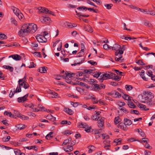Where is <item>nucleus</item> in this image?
Segmentation results:
<instances>
[{
  "label": "nucleus",
  "mask_w": 155,
  "mask_h": 155,
  "mask_svg": "<svg viewBox=\"0 0 155 155\" xmlns=\"http://www.w3.org/2000/svg\"><path fill=\"white\" fill-rule=\"evenodd\" d=\"M154 97L153 95L151 92H149L147 93L143 94L142 95L141 102L145 103L149 101H150Z\"/></svg>",
  "instance_id": "obj_1"
},
{
  "label": "nucleus",
  "mask_w": 155,
  "mask_h": 155,
  "mask_svg": "<svg viewBox=\"0 0 155 155\" xmlns=\"http://www.w3.org/2000/svg\"><path fill=\"white\" fill-rule=\"evenodd\" d=\"M25 25L29 33H35L37 29V27L36 24L32 23L25 24Z\"/></svg>",
  "instance_id": "obj_2"
},
{
  "label": "nucleus",
  "mask_w": 155,
  "mask_h": 155,
  "mask_svg": "<svg viewBox=\"0 0 155 155\" xmlns=\"http://www.w3.org/2000/svg\"><path fill=\"white\" fill-rule=\"evenodd\" d=\"M25 24L24 25L21 27V29L18 32V35L20 37H24L29 33L27 28Z\"/></svg>",
  "instance_id": "obj_3"
},
{
  "label": "nucleus",
  "mask_w": 155,
  "mask_h": 155,
  "mask_svg": "<svg viewBox=\"0 0 155 155\" xmlns=\"http://www.w3.org/2000/svg\"><path fill=\"white\" fill-rule=\"evenodd\" d=\"M65 75H62L63 78L65 79L66 81V82L68 83H69L70 82L69 81L71 80V78L73 76V75H75V74H77L74 73H67L66 72L65 73Z\"/></svg>",
  "instance_id": "obj_4"
},
{
  "label": "nucleus",
  "mask_w": 155,
  "mask_h": 155,
  "mask_svg": "<svg viewBox=\"0 0 155 155\" xmlns=\"http://www.w3.org/2000/svg\"><path fill=\"white\" fill-rule=\"evenodd\" d=\"M105 87V85H104L103 84H101L100 85L95 84L92 85V89L95 91L101 89L102 88H104Z\"/></svg>",
  "instance_id": "obj_5"
},
{
  "label": "nucleus",
  "mask_w": 155,
  "mask_h": 155,
  "mask_svg": "<svg viewBox=\"0 0 155 155\" xmlns=\"http://www.w3.org/2000/svg\"><path fill=\"white\" fill-rule=\"evenodd\" d=\"M28 96V94H27L21 97H19L17 99V101L19 103H23L28 101V99L27 97Z\"/></svg>",
  "instance_id": "obj_6"
},
{
  "label": "nucleus",
  "mask_w": 155,
  "mask_h": 155,
  "mask_svg": "<svg viewBox=\"0 0 155 155\" xmlns=\"http://www.w3.org/2000/svg\"><path fill=\"white\" fill-rule=\"evenodd\" d=\"M36 38L38 41L39 42H46L47 41V39L42 35H39L36 36Z\"/></svg>",
  "instance_id": "obj_7"
},
{
  "label": "nucleus",
  "mask_w": 155,
  "mask_h": 155,
  "mask_svg": "<svg viewBox=\"0 0 155 155\" xmlns=\"http://www.w3.org/2000/svg\"><path fill=\"white\" fill-rule=\"evenodd\" d=\"M41 22L44 23L46 22V23L49 24V23L51 21V20L50 18L46 16L42 17L41 19Z\"/></svg>",
  "instance_id": "obj_8"
},
{
  "label": "nucleus",
  "mask_w": 155,
  "mask_h": 155,
  "mask_svg": "<svg viewBox=\"0 0 155 155\" xmlns=\"http://www.w3.org/2000/svg\"><path fill=\"white\" fill-rule=\"evenodd\" d=\"M147 55V58L148 60H151L154 59L155 58V53L153 52L149 53L146 54Z\"/></svg>",
  "instance_id": "obj_9"
},
{
  "label": "nucleus",
  "mask_w": 155,
  "mask_h": 155,
  "mask_svg": "<svg viewBox=\"0 0 155 155\" xmlns=\"http://www.w3.org/2000/svg\"><path fill=\"white\" fill-rule=\"evenodd\" d=\"M110 74H111L110 78L114 79L116 81H119L120 80V78H119V76H117V75L111 72Z\"/></svg>",
  "instance_id": "obj_10"
},
{
  "label": "nucleus",
  "mask_w": 155,
  "mask_h": 155,
  "mask_svg": "<svg viewBox=\"0 0 155 155\" xmlns=\"http://www.w3.org/2000/svg\"><path fill=\"white\" fill-rule=\"evenodd\" d=\"M125 50V47L124 46L120 47V48L118 51H116L115 54L116 56H117L119 54H123L124 51Z\"/></svg>",
  "instance_id": "obj_11"
},
{
  "label": "nucleus",
  "mask_w": 155,
  "mask_h": 155,
  "mask_svg": "<svg viewBox=\"0 0 155 155\" xmlns=\"http://www.w3.org/2000/svg\"><path fill=\"white\" fill-rule=\"evenodd\" d=\"M145 71L143 70H142L141 72H139V73L141 78L144 80L147 81L148 80V78H146L145 76Z\"/></svg>",
  "instance_id": "obj_12"
},
{
  "label": "nucleus",
  "mask_w": 155,
  "mask_h": 155,
  "mask_svg": "<svg viewBox=\"0 0 155 155\" xmlns=\"http://www.w3.org/2000/svg\"><path fill=\"white\" fill-rule=\"evenodd\" d=\"M97 122V125L98 127L100 129L101 127H103L104 126V120L102 119H100Z\"/></svg>",
  "instance_id": "obj_13"
},
{
  "label": "nucleus",
  "mask_w": 155,
  "mask_h": 155,
  "mask_svg": "<svg viewBox=\"0 0 155 155\" xmlns=\"http://www.w3.org/2000/svg\"><path fill=\"white\" fill-rule=\"evenodd\" d=\"M107 79V78L106 75V73L103 74V73H102V74H101L100 77V78H99L98 80L101 82H103L104 80H106Z\"/></svg>",
  "instance_id": "obj_14"
},
{
  "label": "nucleus",
  "mask_w": 155,
  "mask_h": 155,
  "mask_svg": "<svg viewBox=\"0 0 155 155\" xmlns=\"http://www.w3.org/2000/svg\"><path fill=\"white\" fill-rule=\"evenodd\" d=\"M124 124L125 125V126H130L132 124V122L131 120L130 119H127V118H124Z\"/></svg>",
  "instance_id": "obj_15"
},
{
  "label": "nucleus",
  "mask_w": 155,
  "mask_h": 155,
  "mask_svg": "<svg viewBox=\"0 0 155 155\" xmlns=\"http://www.w3.org/2000/svg\"><path fill=\"white\" fill-rule=\"evenodd\" d=\"M15 127L18 129L22 130L25 129L26 127V126L24 124H19L16 125Z\"/></svg>",
  "instance_id": "obj_16"
},
{
  "label": "nucleus",
  "mask_w": 155,
  "mask_h": 155,
  "mask_svg": "<svg viewBox=\"0 0 155 155\" xmlns=\"http://www.w3.org/2000/svg\"><path fill=\"white\" fill-rule=\"evenodd\" d=\"M110 48H111L113 50L115 51L119 50V49L120 48V46L117 44H115L114 46L113 47H110Z\"/></svg>",
  "instance_id": "obj_17"
},
{
  "label": "nucleus",
  "mask_w": 155,
  "mask_h": 155,
  "mask_svg": "<svg viewBox=\"0 0 155 155\" xmlns=\"http://www.w3.org/2000/svg\"><path fill=\"white\" fill-rule=\"evenodd\" d=\"M12 8L14 13L16 15H17L19 13H20V10L17 8L15 7L14 6H12Z\"/></svg>",
  "instance_id": "obj_18"
},
{
  "label": "nucleus",
  "mask_w": 155,
  "mask_h": 155,
  "mask_svg": "<svg viewBox=\"0 0 155 155\" xmlns=\"http://www.w3.org/2000/svg\"><path fill=\"white\" fill-rule=\"evenodd\" d=\"M84 29L85 31H88L90 32H92L93 31L92 28L89 25L85 26L84 27Z\"/></svg>",
  "instance_id": "obj_19"
},
{
  "label": "nucleus",
  "mask_w": 155,
  "mask_h": 155,
  "mask_svg": "<svg viewBox=\"0 0 155 155\" xmlns=\"http://www.w3.org/2000/svg\"><path fill=\"white\" fill-rule=\"evenodd\" d=\"M64 111L70 115H71L73 114V111L71 109L69 108H64Z\"/></svg>",
  "instance_id": "obj_20"
},
{
  "label": "nucleus",
  "mask_w": 155,
  "mask_h": 155,
  "mask_svg": "<svg viewBox=\"0 0 155 155\" xmlns=\"http://www.w3.org/2000/svg\"><path fill=\"white\" fill-rule=\"evenodd\" d=\"M14 151L16 155H25L24 153H21L20 150L17 149H15Z\"/></svg>",
  "instance_id": "obj_21"
},
{
  "label": "nucleus",
  "mask_w": 155,
  "mask_h": 155,
  "mask_svg": "<svg viewBox=\"0 0 155 155\" xmlns=\"http://www.w3.org/2000/svg\"><path fill=\"white\" fill-rule=\"evenodd\" d=\"M146 104L148 106L151 107L153 106L155 104V101H152L151 100L149 101L146 102Z\"/></svg>",
  "instance_id": "obj_22"
},
{
  "label": "nucleus",
  "mask_w": 155,
  "mask_h": 155,
  "mask_svg": "<svg viewBox=\"0 0 155 155\" xmlns=\"http://www.w3.org/2000/svg\"><path fill=\"white\" fill-rule=\"evenodd\" d=\"M2 67L8 70L11 72H13L14 70V68L8 65H5L3 66Z\"/></svg>",
  "instance_id": "obj_23"
},
{
  "label": "nucleus",
  "mask_w": 155,
  "mask_h": 155,
  "mask_svg": "<svg viewBox=\"0 0 155 155\" xmlns=\"http://www.w3.org/2000/svg\"><path fill=\"white\" fill-rule=\"evenodd\" d=\"M138 106L140 108L144 110L147 111V110H149V108H147L146 107V106L145 105H143V104H138Z\"/></svg>",
  "instance_id": "obj_24"
},
{
  "label": "nucleus",
  "mask_w": 155,
  "mask_h": 155,
  "mask_svg": "<svg viewBox=\"0 0 155 155\" xmlns=\"http://www.w3.org/2000/svg\"><path fill=\"white\" fill-rule=\"evenodd\" d=\"M46 118L49 120H52L54 121L56 120V118L51 114H48L46 117Z\"/></svg>",
  "instance_id": "obj_25"
},
{
  "label": "nucleus",
  "mask_w": 155,
  "mask_h": 155,
  "mask_svg": "<svg viewBox=\"0 0 155 155\" xmlns=\"http://www.w3.org/2000/svg\"><path fill=\"white\" fill-rule=\"evenodd\" d=\"M128 105L130 107L133 109H135L136 108V105L134 104L133 102H130L129 101H128Z\"/></svg>",
  "instance_id": "obj_26"
},
{
  "label": "nucleus",
  "mask_w": 155,
  "mask_h": 155,
  "mask_svg": "<svg viewBox=\"0 0 155 155\" xmlns=\"http://www.w3.org/2000/svg\"><path fill=\"white\" fill-rule=\"evenodd\" d=\"M18 117H20L23 120H27L29 119L28 117L21 115L20 114L18 115Z\"/></svg>",
  "instance_id": "obj_27"
},
{
  "label": "nucleus",
  "mask_w": 155,
  "mask_h": 155,
  "mask_svg": "<svg viewBox=\"0 0 155 155\" xmlns=\"http://www.w3.org/2000/svg\"><path fill=\"white\" fill-rule=\"evenodd\" d=\"M53 134V132H51L48 134L45 137V138L47 140H50V138L53 137L52 135Z\"/></svg>",
  "instance_id": "obj_28"
},
{
  "label": "nucleus",
  "mask_w": 155,
  "mask_h": 155,
  "mask_svg": "<svg viewBox=\"0 0 155 155\" xmlns=\"http://www.w3.org/2000/svg\"><path fill=\"white\" fill-rule=\"evenodd\" d=\"M45 67H41L39 69V71L41 73H45L46 72V70Z\"/></svg>",
  "instance_id": "obj_29"
},
{
  "label": "nucleus",
  "mask_w": 155,
  "mask_h": 155,
  "mask_svg": "<svg viewBox=\"0 0 155 155\" xmlns=\"http://www.w3.org/2000/svg\"><path fill=\"white\" fill-rule=\"evenodd\" d=\"M102 73L100 72L96 71L95 72L94 75H93L94 77L97 78L99 77H101Z\"/></svg>",
  "instance_id": "obj_30"
},
{
  "label": "nucleus",
  "mask_w": 155,
  "mask_h": 155,
  "mask_svg": "<svg viewBox=\"0 0 155 155\" xmlns=\"http://www.w3.org/2000/svg\"><path fill=\"white\" fill-rule=\"evenodd\" d=\"M14 57H13V58L16 60V61H18L20 60L21 58V57L19 55L15 54H14Z\"/></svg>",
  "instance_id": "obj_31"
},
{
  "label": "nucleus",
  "mask_w": 155,
  "mask_h": 155,
  "mask_svg": "<svg viewBox=\"0 0 155 155\" xmlns=\"http://www.w3.org/2000/svg\"><path fill=\"white\" fill-rule=\"evenodd\" d=\"M121 120L119 117H115L114 120V122L115 124H116L119 123Z\"/></svg>",
  "instance_id": "obj_32"
},
{
  "label": "nucleus",
  "mask_w": 155,
  "mask_h": 155,
  "mask_svg": "<svg viewBox=\"0 0 155 155\" xmlns=\"http://www.w3.org/2000/svg\"><path fill=\"white\" fill-rule=\"evenodd\" d=\"M4 114L6 115H9V117H14V115L12 114L11 112H8L7 111H5L4 113Z\"/></svg>",
  "instance_id": "obj_33"
},
{
  "label": "nucleus",
  "mask_w": 155,
  "mask_h": 155,
  "mask_svg": "<svg viewBox=\"0 0 155 155\" xmlns=\"http://www.w3.org/2000/svg\"><path fill=\"white\" fill-rule=\"evenodd\" d=\"M92 119L93 120H98L100 119V117H99L98 116L94 114L92 116Z\"/></svg>",
  "instance_id": "obj_34"
},
{
  "label": "nucleus",
  "mask_w": 155,
  "mask_h": 155,
  "mask_svg": "<svg viewBox=\"0 0 155 155\" xmlns=\"http://www.w3.org/2000/svg\"><path fill=\"white\" fill-rule=\"evenodd\" d=\"M77 15H79V16H82L84 17H88L89 16V15H82L81 13L79 12H78L76 10L75 11Z\"/></svg>",
  "instance_id": "obj_35"
},
{
  "label": "nucleus",
  "mask_w": 155,
  "mask_h": 155,
  "mask_svg": "<svg viewBox=\"0 0 155 155\" xmlns=\"http://www.w3.org/2000/svg\"><path fill=\"white\" fill-rule=\"evenodd\" d=\"M77 9L79 11H86L87 10V7L84 6H82L80 7L77 8Z\"/></svg>",
  "instance_id": "obj_36"
},
{
  "label": "nucleus",
  "mask_w": 155,
  "mask_h": 155,
  "mask_svg": "<svg viewBox=\"0 0 155 155\" xmlns=\"http://www.w3.org/2000/svg\"><path fill=\"white\" fill-rule=\"evenodd\" d=\"M79 126V128H86V127L88 128V126L86 124H84L83 123L81 124Z\"/></svg>",
  "instance_id": "obj_37"
},
{
  "label": "nucleus",
  "mask_w": 155,
  "mask_h": 155,
  "mask_svg": "<svg viewBox=\"0 0 155 155\" xmlns=\"http://www.w3.org/2000/svg\"><path fill=\"white\" fill-rule=\"evenodd\" d=\"M125 88L127 91L131 90L133 88L132 86L129 85H126L125 86Z\"/></svg>",
  "instance_id": "obj_38"
},
{
  "label": "nucleus",
  "mask_w": 155,
  "mask_h": 155,
  "mask_svg": "<svg viewBox=\"0 0 155 155\" xmlns=\"http://www.w3.org/2000/svg\"><path fill=\"white\" fill-rule=\"evenodd\" d=\"M104 6L106 7L108 9H110L111 8V7L113 6V4H105Z\"/></svg>",
  "instance_id": "obj_39"
},
{
  "label": "nucleus",
  "mask_w": 155,
  "mask_h": 155,
  "mask_svg": "<svg viewBox=\"0 0 155 155\" xmlns=\"http://www.w3.org/2000/svg\"><path fill=\"white\" fill-rule=\"evenodd\" d=\"M84 60H85V58H83V59H82L81 60V62H79L78 63H74L73 64H72L71 65L72 66H76L78 64H82L84 61Z\"/></svg>",
  "instance_id": "obj_40"
},
{
  "label": "nucleus",
  "mask_w": 155,
  "mask_h": 155,
  "mask_svg": "<svg viewBox=\"0 0 155 155\" xmlns=\"http://www.w3.org/2000/svg\"><path fill=\"white\" fill-rule=\"evenodd\" d=\"M29 107L31 108L33 110V111L34 112H38L40 111V110H39L38 109L35 108L34 105H31L30 106H29Z\"/></svg>",
  "instance_id": "obj_41"
},
{
  "label": "nucleus",
  "mask_w": 155,
  "mask_h": 155,
  "mask_svg": "<svg viewBox=\"0 0 155 155\" xmlns=\"http://www.w3.org/2000/svg\"><path fill=\"white\" fill-rule=\"evenodd\" d=\"M21 91V87L18 86L16 90L14 91V93H15L17 92H20Z\"/></svg>",
  "instance_id": "obj_42"
},
{
  "label": "nucleus",
  "mask_w": 155,
  "mask_h": 155,
  "mask_svg": "<svg viewBox=\"0 0 155 155\" xmlns=\"http://www.w3.org/2000/svg\"><path fill=\"white\" fill-rule=\"evenodd\" d=\"M136 63L138 64H140L141 65H145V64L143 63L141 60H138L136 62Z\"/></svg>",
  "instance_id": "obj_43"
},
{
  "label": "nucleus",
  "mask_w": 155,
  "mask_h": 155,
  "mask_svg": "<svg viewBox=\"0 0 155 155\" xmlns=\"http://www.w3.org/2000/svg\"><path fill=\"white\" fill-rule=\"evenodd\" d=\"M121 141L122 139L120 138H119L118 139H115L114 140V142L117 143V144H119L121 143Z\"/></svg>",
  "instance_id": "obj_44"
},
{
  "label": "nucleus",
  "mask_w": 155,
  "mask_h": 155,
  "mask_svg": "<svg viewBox=\"0 0 155 155\" xmlns=\"http://www.w3.org/2000/svg\"><path fill=\"white\" fill-rule=\"evenodd\" d=\"M144 25L147 26H148V27H150L151 25V24L149 22V21H148L146 20L144 22Z\"/></svg>",
  "instance_id": "obj_45"
},
{
  "label": "nucleus",
  "mask_w": 155,
  "mask_h": 155,
  "mask_svg": "<svg viewBox=\"0 0 155 155\" xmlns=\"http://www.w3.org/2000/svg\"><path fill=\"white\" fill-rule=\"evenodd\" d=\"M120 109L122 110L124 113L126 114H127L129 112L128 110L124 107H122V108H120Z\"/></svg>",
  "instance_id": "obj_46"
},
{
  "label": "nucleus",
  "mask_w": 155,
  "mask_h": 155,
  "mask_svg": "<svg viewBox=\"0 0 155 155\" xmlns=\"http://www.w3.org/2000/svg\"><path fill=\"white\" fill-rule=\"evenodd\" d=\"M114 94H115V95L116 96L115 97H121L120 94L118 92L114 91Z\"/></svg>",
  "instance_id": "obj_47"
},
{
  "label": "nucleus",
  "mask_w": 155,
  "mask_h": 155,
  "mask_svg": "<svg viewBox=\"0 0 155 155\" xmlns=\"http://www.w3.org/2000/svg\"><path fill=\"white\" fill-rule=\"evenodd\" d=\"M7 38V36L3 34H0V39H4Z\"/></svg>",
  "instance_id": "obj_48"
},
{
  "label": "nucleus",
  "mask_w": 155,
  "mask_h": 155,
  "mask_svg": "<svg viewBox=\"0 0 155 155\" xmlns=\"http://www.w3.org/2000/svg\"><path fill=\"white\" fill-rule=\"evenodd\" d=\"M87 62L90 63L92 65H95L97 64V63L96 62L92 60H90L87 61Z\"/></svg>",
  "instance_id": "obj_49"
},
{
  "label": "nucleus",
  "mask_w": 155,
  "mask_h": 155,
  "mask_svg": "<svg viewBox=\"0 0 155 155\" xmlns=\"http://www.w3.org/2000/svg\"><path fill=\"white\" fill-rule=\"evenodd\" d=\"M118 128H120L121 129L124 130V124L122 123H120L118 125Z\"/></svg>",
  "instance_id": "obj_50"
},
{
  "label": "nucleus",
  "mask_w": 155,
  "mask_h": 155,
  "mask_svg": "<svg viewBox=\"0 0 155 155\" xmlns=\"http://www.w3.org/2000/svg\"><path fill=\"white\" fill-rule=\"evenodd\" d=\"M17 16L18 17V18L20 19H22L23 17H24V15L23 14L21 13H19L17 15Z\"/></svg>",
  "instance_id": "obj_51"
},
{
  "label": "nucleus",
  "mask_w": 155,
  "mask_h": 155,
  "mask_svg": "<svg viewBox=\"0 0 155 155\" xmlns=\"http://www.w3.org/2000/svg\"><path fill=\"white\" fill-rule=\"evenodd\" d=\"M130 113H133L134 114H135L138 115L139 114V112L137 110H130Z\"/></svg>",
  "instance_id": "obj_52"
},
{
  "label": "nucleus",
  "mask_w": 155,
  "mask_h": 155,
  "mask_svg": "<svg viewBox=\"0 0 155 155\" xmlns=\"http://www.w3.org/2000/svg\"><path fill=\"white\" fill-rule=\"evenodd\" d=\"M34 54L37 57H41V53L39 52H35L34 53Z\"/></svg>",
  "instance_id": "obj_53"
},
{
  "label": "nucleus",
  "mask_w": 155,
  "mask_h": 155,
  "mask_svg": "<svg viewBox=\"0 0 155 155\" xmlns=\"http://www.w3.org/2000/svg\"><path fill=\"white\" fill-rule=\"evenodd\" d=\"M11 22L14 24L15 25H17V21L16 20H15L13 18H12L11 19Z\"/></svg>",
  "instance_id": "obj_54"
},
{
  "label": "nucleus",
  "mask_w": 155,
  "mask_h": 155,
  "mask_svg": "<svg viewBox=\"0 0 155 155\" xmlns=\"http://www.w3.org/2000/svg\"><path fill=\"white\" fill-rule=\"evenodd\" d=\"M102 129H97L94 131V133L95 134H99V133H100L101 132Z\"/></svg>",
  "instance_id": "obj_55"
},
{
  "label": "nucleus",
  "mask_w": 155,
  "mask_h": 155,
  "mask_svg": "<svg viewBox=\"0 0 155 155\" xmlns=\"http://www.w3.org/2000/svg\"><path fill=\"white\" fill-rule=\"evenodd\" d=\"M64 134L66 135L67 134H70L72 133L71 132V131L70 130H65L64 132Z\"/></svg>",
  "instance_id": "obj_56"
},
{
  "label": "nucleus",
  "mask_w": 155,
  "mask_h": 155,
  "mask_svg": "<svg viewBox=\"0 0 155 155\" xmlns=\"http://www.w3.org/2000/svg\"><path fill=\"white\" fill-rule=\"evenodd\" d=\"M68 7L69 8H77V6L69 4L68 5Z\"/></svg>",
  "instance_id": "obj_57"
},
{
  "label": "nucleus",
  "mask_w": 155,
  "mask_h": 155,
  "mask_svg": "<svg viewBox=\"0 0 155 155\" xmlns=\"http://www.w3.org/2000/svg\"><path fill=\"white\" fill-rule=\"evenodd\" d=\"M29 87V84L25 82V83L24 85L23 86V87L25 89H26L28 88Z\"/></svg>",
  "instance_id": "obj_58"
},
{
  "label": "nucleus",
  "mask_w": 155,
  "mask_h": 155,
  "mask_svg": "<svg viewBox=\"0 0 155 155\" xmlns=\"http://www.w3.org/2000/svg\"><path fill=\"white\" fill-rule=\"evenodd\" d=\"M104 48L106 50H107L109 49L110 48V49L111 48L109 47V45L107 44H105L103 45Z\"/></svg>",
  "instance_id": "obj_59"
},
{
  "label": "nucleus",
  "mask_w": 155,
  "mask_h": 155,
  "mask_svg": "<svg viewBox=\"0 0 155 155\" xmlns=\"http://www.w3.org/2000/svg\"><path fill=\"white\" fill-rule=\"evenodd\" d=\"M123 98L125 100H128L129 98V96L126 94H124L123 96Z\"/></svg>",
  "instance_id": "obj_60"
},
{
  "label": "nucleus",
  "mask_w": 155,
  "mask_h": 155,
  "mask_svg": "<svg viewBox=\"0 0 155 155\" xmlns=\"http://www.w3.org/2000/svg\"><path fill=\"white\" fill-rule=\"evenodd\" d=\"M35 66V64L33 62H32L30 63V65L28 66V67L29 68H34Z\"/></svg>",
  "instance_id": "obj_61"
},
{
  "label": "nucleus",
  "mask_w": 155,
  "mask_h": 155,
  "mask_svg": "<svg viewBox=\"0 0 155 155\" xmlns=\"http://www.w3.org/2000/svg\"><path fill=\"white\" fill-rule=\"evenodd\" d=\"M69 143V141H68V140H67V139H66L65 140H64V142H63V143H62V146H64V145H66L67 144H69V143Z\"/></svg>",
  "instance_id": "obj_62"
},
{
  "label": "nucleus",
  "mask_w": 155,
  "mask_h": 155,
  "mask_svg": "<svg viewBox=\"0 0 155 155\" xmlns=\"http://www.w3.org/2000/svg\"><path fill=\"white\" fill-rule=\"evenodd\" d=\"M28 115L30 116H32L33 117H35L36 116V114L30 112L28 113Z\"/></svg>",
  "instance_id": "obj_63"
},
{
  "label": "nucleus",
  "mask_w": 155,
  "mask_h": 155,
  "mask_svg": "<svg viewBox=\"0 0 155 155\" xmlns=\"http://www.w3.org/2000/svg\"><path fill=\"white\" fill-rule=\"evenodd\" d=\"M145 147L146 148L151 150L152 149V147L151 146H150L149 144H147L145 145Z\"/></svg>",
  "instance_id": "obj_64"
}]
</instances>
